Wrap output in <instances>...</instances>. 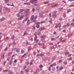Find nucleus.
<instances>
[{"instance_id":"f257e3e1","label":"nucleus","mask_w":74,"mask_h":74,"mask_svg":"<svg viewBox=\"0 0 74 74\" xmlns=\"http://www.w3.org/2000/svg\"><path fill=\"white\" fill-rule=\"evenodd\" d=\"M37 0H31L29 1L32 4H35L37 3Z\"/></svg>"},{"instance_id":"f03ea898","label":"nucleus","mask_w":74,"mask_h":74,"mask_svg":"<svg viewBox=\"0 0 74 74\" xmlns=\"http://www.w3.org/2000/svg\"><path fill=\"white\" fill-rule=\"evenodd\" d=\"M58 27L59 28H60V27H61V25H60V23H58L56 24L55 25V28H56V29H57V28H58Z\"/></svg>"},{"instance_id":"7ed1b4c3","label":"nucleus","mask_w":74,"mask_h":74,"mask_svg":"<svg viewBox=\"0 0 74 74\" xmlns=\"http://www.w3.org/2000/svg\"><path fill=\"white\" fill-rule=\"evenodd\" d=\"M43 14L44 13L43 12H40L39 14V18H42V17H43L44 15H43Z\"/></svg>"},{"instance_id":"20e7f679","label":"nucleus","mask_w":74,"mask_h":74,"mask_svg":"<svg viewBox=\"0 0 74 74\" xmlns=\"http://www.w3.org/2000/svg\"><path fill=\"white\" fill-rule=\"evenodd\" d=\"M46 29V28L45 27H42L41 28H40L38 29V31H39V32H41L42 30H45V29Z\"/></svg>"},{"instance_id":"39448f33","label":"nucleus","mask_w":74,"mask_h":74,"mask_svg":"<svg viewBox=\"0 0 74 74\" xmlns=\"http://www.w3.org/2000/svg\"><path fill=\"white\" fill-rule=\"evenodd\" d=\"M30 70V67H28L27 69L25 70V72L26 73H28V72H29V70Z\"/></svg>"},{"instance_id":"423d86ee","label":"nucleus","mask_w":74,"mask_h":74,"mask_svg":"<svg viewBox=\"0 0 74 74\" xmlns=\"http://www.w3.org/2000/svg\"><path fill=\"white\" fill-rule=\"evenodd\" d=\"M24 16V15H23L21 16V17L18 18L17 20L18 21H20L21 20H22L23 18V17Z\"/></svg>"},{"instance_id":"0eeeda50","label":"nucleus","mask_w":74,"mask_h":74,"mask_svg":"<svg viewBox=\"0 0 74 74\" xmlns=\"http://www.w3.org/2000/svg\"><path fill=\"white\" fill-rule=\"evenodd\" d=\"M34 15H32L30 18L31 21H32V20H33L34 19Z\"/></svg>"},{"instance_id":"6e6552de","label":"nucleus","mask_w":74,"mask_h":74,"mask_svg":"<svg viewBox=\"0 0 74 74\" xmlns=\"http://www.w3.org/2000/svg\"><path fill=\"white\" fill-rule=\"evenodd\" d=\"M19 49L17 48H16V52H17V53H19L20 51Z\"/></svg>"},{"instance_id":"1a4fd4ad","label":"nucleus","mask_w":74,"mask_h":74,"mask_svg":"<svg viewBox=\"0 0 74 74\" xmlns=\"http://www.w3.org/2000/svg\"><path fill=\"white\" fill-rule=\"evenodd\" d=\"M9 38L10 37H7L4 38V40H5V41H6V40H8Z\"/></svg>"},{"instance_id":"9d476101","label":"nucleus","mask_w":74,"mask_h":74,"mask_svg":"<svg viewBox=\"0 0 74 74\" xmlns=\"http://www.w3.org/2000/svg\"><path fill=\"white\" fill-rule=\"evenodd\" d=\"M48 59V57H45L43 58V60L45 61H46V60H47Z\"/></svg>"},{"instance_id":"9b49d317","label":"nucleus","mask_w":74,"mask_h":74,"mask_svg":"<svg viewBox=\"0 0 74 74\" xmlns=\"http://www.w3.org/2000/svg\"><path fill=\"white\" fill-rule=\"evenodd\" d=\"M8 71H9V70H8V69H6L5 70H3V73H6V72H8Z\"/></svg>"},{"instance_id":"f8f14e48","label":"nucleus","mask_w":74,"mask_h":74,"mask_svg":"<svg viewBox=\"0 0 74 74\" xmlns=\"http://www.w3.org/2000/svg\"><path fill=\"white\" fill-rule=\"evenodd\" d=\"M67 61H65L64 62H63V64H64V65L67 64Z\"/></svg>"},{"instance_id":"ddd939ff","label":"nucleus","mask_w":74,"mask_h":74,"mask_svg":"<svg viewBox=\"0 0 74 74\" xmlns=\"http://www.w3.org/2000/svg\"><path fill=\"white\" fill-rule=\"evenodd\" d=\"M40 7H37L36 8V11H39L40 10Z\"/></svg>"},{"instance_id":"4468645a","label":"nucleus","mask_w":74,"mask_h":74,"mask_svg":"<svg viewBox=\"0 0 74 74\" xmlns=\"http://www.w3.org/2000/svg\"><path fill=\"white\" fill-rule=\"evenodd\" d=\"M26 53H25L24 54L23 56H21L22 58H26Z\"/></svg>"},{"instance_id":"2eb2a0df","label":"nucleus","mask_w":74,"mask_h":74,"mask_svg":"<svg viewBox=\"0 0 74 74\" xmlns=\"http://www.w3.org/2000/svg\"><path fill=\"white\" fill-rule=\"evenodd\" d=\"M27 25H29V24H30V20H28L27 22Z\"/></svg>"},{"instance_id":"dca6fc26","label":"nucleus","mask_w":74,"mask_h":74,"mask_svg":"<svg viewBox=\"0 0 74 74\" xmlns=\"http://www.w3.org/2000/svg\"><path fill=\"white\" fill-rule=\"evenodd\" d=\"M5 18H3L1 19H0V21H4V20H5Z\"/></svg>"},{"instance_id":"f3484780","label":"nucleus","mask_w":74,"mask_h":74,"mask_svg":"<svg viewBox=\"0 0 74 74\" xmlns=\"http://www.w3.org/2000/svg\"><path fill=\"white\" fill-rule=\"evenodd\" d=\"M58 5V4H57L56 5H53V6H51V7L53 8V7H57Z\"/></svg>"},{"instance_id":"a211bd4d","label":"nucleus","mask_w":74,"mask_h":74,"mask_svg":"<svg viewBox=\"0 0 74 74\" xmlns=\"http://www.w3.org/2000/svg\"><path fill=\"white\" fill-rule=\"evenodd\" d=\"M58 5V4H57L56 5H53V6H51V7L53 8V7H57Z\"/></svg>"},{"instance_id":"6ab92c4d","label":"nucleus","mask_w":74,"mask_h":74,"mask_svg":"<svg viewBox=\"0 0 74 74\" xmlns=\"http://www.w3.org/2000/svg\"><path fill=\"white\" fill-rule=\"evenodd\" d=\"M18 14H19V15L21 16V15L23 14V13L20 12H18Z\"/></svg>"},{"instance_id":"aec40b11","label":"nucleus","mask_w":74,"mask_h":74,"mask_svg":"<svg viewBox=\"0 0 74 74\" xmlns=\"http://www.w3.org/2000/svg\"><path fill=\"white\" fill-rule=\"evenodd\" d=\"M73 34H71L69 35L68 37H71V36H73Z\"/></svg>"},{"instance_id":"412c9836","label":"nucleus","mask_w":74,"mask_h":74,"mask_svg":"<svg viewBox=\"0 0 74 74\" xmlns=\"http://www.w3.org/2000/svg\"><path fill=\"white\" fill-rule=\"evenodd\" d=\"M4 1L5 3H8V2H9V0H4Z\"/></svg>"},{"instance_id":"4be33fe9","label":"nucleus","mask_w":74,"mask_h":74,"mask_svg":"<svg viewBox=\"0 0 74 74\" xmlns=\"http://www.w3.org/2000/svg\"><path fill=\"white\" fill-rule=\"evenodd\" d=\"M12 63V61L11 60L9 62V65H11Z\"/></svg>"},{"instance_id":"5701e85b","label":"nucleus","mask_w":74,"mask_h":74,"mask_svg":"<svg viewBox=\"0 0 74 74\" xmlns=\"http://www.w3.org/2000/svg\"><path fill=\"white\" fill-rule=\"evenodd\" d=\"M12 53V52H10L8 54V56H11V55Z\"/></svg>"},{"instance_id":"b1692460","label":"nucleus","mask_w":74,"mask_h":74,"mask_svg":"<svg viewBox=\"0 0 74 74\" xmlns=\"http://www.w3.org/2000/svg\"><path fill=\"white\" fill-rule=\"evenodd\" d=\"M7 5H10V6H12L13 7H14V3H12V5H10V4H7Z\"/></svg>"},{"instance_id":"393cba45","label":"nucleus","mask_w":74,"mask_h":74,"mask_svg":"<svg viewBox=\"0 0 74 74\" xmlns=\"http://www.w3.org/2000/svg\"><path fill=\"white\" fill-rule=\"evenodd\" d=\"M63 17L64 18H66V15L65 13L63 14Z\"/></svg>"},{"instance_id":"a878e982","label":"nucleus","mask_w":74,"mask_h":74,"mask_svg":"<svg viewBox=\"0 0 74 74\" xmlns=\"http://www.w3.org/2000/svg\"><path fill=\"white\" fill-rule=\"evenodd\" d=\"M71 11V9H68L67 10V12H70Z\"/></svg>"},{"instance_id":"bb28decb","label":"nucleus","mask_w":74,"mask_h":74,"mask_svg":"<svg viewBox=\"0 0 74 74\" xmlns=\"http://www.w3.org/2000/svg\"><path fill=\"white\" fill-rule=\"evenodd\" d=\"M37 36H35V37L34 38V41H36V40H37Z\"/></svg>"},{"instance_id":"cd10ccee","label":"nucleus","mask_w":74,"mask_h":74,"mask_svg":"<svg viewBox=\"0 0 74 74\" xmlns=\"http://www.w3.org/2000/svg\"><path fill=\"white\" fill-rule=\"evenodd\" d=\"M61 62H62V60H60L58 62V63H60Z\"/></svg>"},{"instance_id":"c85d7f7f","label":"nucleus","mask_w":74,"mask_h":74,"mask_svg":"<svg viewBox=\"0 0 74 74\" xmlns=\"http://www.w3.org/2000/svg\"><path fill=\"white\" fill-rule=\"evenodd\" d=\"M70 25V23H67L66 24V26H67V27H69Z\"/></svg>"},{"instance_id":"c756f323","label":"nucleus","mask_w":74,"mask_h":74,"mask_svg":"<svg viewBox=\"0 0 74 74\" xmlns=\"http://www.w3.org/2000/svg\"><path fill=\"white\" fill-rule=\"evenodd\" d=\"M39 71H40V70H39V69H38L36 71V73H38V72H39Z\"/></svg>"},{"instance_id":"7c9ffc66","label":"nucleus","mask_w":74,"mask_h":74,"mask_svg":"<svg viewBox=\"0 0 74 74\" xmlns=\"http://www.w3.org/2000/svg\"><path fill=\"white\" fill-rule=\"evenodd\" d=\"M57 13V11H55L53 13H52V14L53 15H54V14H56Z\"/></svg>"},{"instance_id":"2f4dec72","label":"nucleus","mask_w":74,"mask_h":74,"mask_svg":"<svg viewBox=\"0 0 74 74\" xmlns=\"http://www.w3.org/2000/svg\"><path fill=\"white\" fill-rule=\"evenodd\" d=\"M26 11H27V12H28L30 11V9H27L26 10Z\"/></svg>"},{"instance_id":"473e14b6","label":"nucleus","mask_w":74,"mask_h":74,"mask_svg":"<svg viewBox=\"0 0 74 74\" xmlns=\"http://www.w3.org/2000/svg\"><path fill=\"white\" fill-rule=\"evenodd\" d=\"M48 3H49V1H47L44 2V4H48Z\"/></svg>"},{"instance_id":"72a5a7b5","label":"nucleus","mask_w":74,"mask_h":74,"mask_svg":"<svg viewBox=\"0 0 74 74\" xmlns=\"http://www.w3.org/2000/svg\"><path fill=\"white\" fill-rule=\"evenodd\" d=\"M19 13H18L16 15V16H17V17H20V16H20V15H19Z\"/></svg>"},{"instance_id":"f704fd0d","label":"nucleus","mask_w":74,"mask_h":74,"mask_svg":"<svg viewBox=\"0 0 74 74\" xmlns=\"http://www.w3.org/2000/svg\"><path fill=\"white\" fill-rule=\"evenodd\" d=\"M56 16H57L56 15H55V14L53 15V17L54 18H56Z\"/></svg>"},{"instance_id":"c9c22d12","label":"nucleus","mask_w":74,"mask_h":74,"mask_svg":"<svg viewBox=\"0 0 74 74\" xmlns=\"http://www.w3.org/2000/svg\"><path fill=\"white\" fill-rule=\"evenodd\" d=\"M14 38H15V36H13L11 37V39L13 40V39H14Z\"/></svg>"},{"instance_id":"e433bc0d","label":"nucleus","mask_w":74,"mask_h":74,"mask_svg":"<svg viewBox=\"0 0 74 74\" xmlns=\"http://www.w3.org/2000/svg\"><path fill=\"white\" fill-rule=\"evenodd\" d=\"M39 66L40 68H42L43 67V66H42V65H39Z\"/></svg>"},{"instance_id":"4c0bfd02","label":"nucleus","mask_w":74,"mask_h":74,"mask_svg":"<svg viewBox=\"0 0 74 74\" xmlns=\"http://www.w3.org/2000/svg\"><path fill=\"white\" fill-rule=\"evenodd\" d=\"M52 71H54L55 70V68L53 67L52 68Z\"/></svg>"},{"instance_id":"58836bf2","label":"nucleus","mask_w":74,"mask_h":74,"mask_svg":"<svg viewBox=\"0 0 74 74\" xmlns=\"http://www.w3.org/2000/svg\"><path fill=\"white\" fill-rule=\"evenodd\" d=\"M34 11H35V8H33L32 10V12H34Z\"/></svg>"},{"instance_id":"ea45409f","label":"nucleus","mask_w":74,"mask_h":74,"mask_svg":"<svg viewBox=\"0 0 74 74\" xmlns=\"http://www.w3.org/2000/svg\"><path fill=\"white\" fill-rule=\"evenodd\" d=\"M46 55L47 56H49L50 55V53L49 52H48L46 53Z\"/></svg>"},{"instance_id":"a19ab883","label":"nucleus","mask_w":74,"mask_h":74,"mask_svg":"<svg viewBox=\"0 0 74 74\" xmlns=\"http://www.w3.org/2000/svg\"><path fill=\"white\" fill-rule=\"evenodd\" d=\"M56 38H52L51 39V40H52V41H53V40H56Z\"/></svg>"},{"instance_id":"79ce46f5","label":"nucleus","mask_w":74,"mask_h":74,"mask_svg":"<svg viewBox=\"0 0 74 74\" xmlns=\"http://www.w3.org/2000/svg\"><path fill=\"white\" fill-rule=\"evenodd\" d=\"M1 58H2V59H4V55H2L1 56Z\"/></svg>"},{"instance_id":"37998d69","label":"nucleus","mask_w":74,"mask_h":74,"mask_svg":"<svg viewBox=\"0 0 74 74\" xmlns=\"http://www.w3.org/2000/svg\"><path fill=\"white\" fill-rule=\"evenodd\" d=\"M73 25V27H74V23H71V26Z\"/></svg>"},{"instance_id":"c03bdc74","label":"nucleus","mask_w":74,"mask_h":74,"mask_svg":"<svg viewBox=\"0 0 74 74\" xmlns=\"http://www.w3.org/2000/svg\"><path fill=\"white\" fill-rule=\"evenodd\" d=\"M16 48H13L12 49V51H16Z\"/></svg>"},{"instance_id":"a18cd8bd","label":"nucleus","mask_w":74,"mask_h":74,"mask_svg":"<svg viewBox=\"0 0 74 74\" xmlns=\"http://www.w3.org/2000/svg\"><path fill=\"white\" fill-rule=\"evenodd\" d=\"M37 34H38L37 32H35L34 33V35H35V36H37Z\"/></svg>"},{"instance_id":"49530a36","label":"nucleus","mask_w":74,"mask_h":74,"mask_svg":"<svg viewBox=\"0 0 74 74\" xmlns=\"http://www.w3.org/2000/svg\"><path fill=\"white\" fill-rule=\"evenodd\" d=\"M25 64L26 65H27V66L29 65V62H27L25 63Z\"/></svg>"},{"instance_id":"de8ad7c7","label":"nucleus","mask_w":74,"mask_h":74,"mask_svg":"<svg viewBox=\"0 0 74 74\" xmlns=\"http://www.w3.org/2000/svg\"><path fill=\"white\" fill-rule=\"evenodd\" d=\"M40 56H41V57H42V56H44V54H42V53H40Z\"/></svg>"},{"instance_id":"09e8293b","label":"nucleus","mask_w":74,"mask_h":74,"mask_svg":"<svg viewBox=\"0 0 74 74\" xmlns=\"http://www.w3.org/2000/svg\"><path fill=\"white\" fill-rule=\"evenodd\" d=\"M37 45H34V48H37Z\"/></svg>"},{"instance_id":"8fccbe9b","label":"nucleus","mask_w":74,"mask_h":74,"mask_svg":"<svg viewBox=\"0 0 74 74\" xmlns=\"http://www.w3.org/2000/svg\"><path fill=\"white\" fill-rule=\"evenodd\" d=\"M63 69V67L61 66L60 67V70H62V69Z\"/></svg>"},{"instance_id":"3c124183","label":"nucleus","mask_w":74,"mask_h":74,"mask_svg":"<svg viewBox=\"0 0 74 74\" xmlns=\"http://www.w3.org/2000/svg\"><path fill=\"white\" fill-rule=\"evenodd\" d=\"M56 59V57H53L52 58L53 60L51 61V62H52L53 60H54Z\"/></svg>"},{"instance_id":"603ef678","label":"nucleus","mask_w":74,"mask_h":74,"mask_svg":"<svg viewBox=\"0 0 74 74\" xmlns=\"http://www.w3.org/2000/svg\"><path fill=\"white\" fill-rule=\"evenodd\" d=\"M65 41H66V39H64V40H62V42H65Z\"/></svg>"},{"instance_id":"864d4df0","label":"nucleus","mask_w":74,"mask_h":74,"mask_svg":"<svg viewBox=\"0 0 74 74\" xmlns=\"http://www.w3.org/2000/svg\"><path fill=\"white\" fill-rule=\"evenodd\" d=\"M7 48L8 47H6V48L4 49V51H7V50L8 49H7Z\"/></svg>"},{"instance_id":"5fc2aeb1","label":"nucleus","mask_w":74,"mask_h":74,"mask_svg":"<svg viewBox=\"0 0 74 74\" xmlns=\"http://www.w3.org/2000/svg\"><path fill=\"white\" fill-rule=\"evenodd\" d=\"M27 66H24V68H23V70H25V69L26 68Z\"/></svg>"},{"instance_id":"6e6d98bb","label":"nucleus","mask_w":74,"mask_h":74,"mask_svg":"<svg viewBox=\"0 0 74 74\" xmlns=\"http://www.w3.org/2000/svg\"><path fill=\"white\" fill-rule=\"evenodd\" d=\"M48 70L49 71H51V67H49L48 68Z\"/></svg>"},{"instance_id":"4d7b16f0","label":"nucleus","mask_w":74,"mask_h":74,"mask_svg":"<svg viewBox=\"0 0 74 74\" xmlns=\"http://www.w3.org/2000/svg\"><path fill=\"white\" fill-rule=\"evenodd\" d=\"M72 60V57H70L69 59L67 60Z\"/></svg>"},{"instance_id":"13d9d810","label":"nucleus","mask_w":74,"mask_h":74,"mask_svg":"<svg viewBox=\"0 0 74 74\" xmlns=\"http://www.w3.org/2000/svg\"><path fill=\"white\" fill-rule=\"evenodd\" d=\"M27 34V32H25L23 34V36H25V35H26Z\"/></svg>"},{"instance_id":"bf43d9fd","label":"nucleus","mask_w":74,"mask_h":74,"mask_svg":"<svg viewBox=\"0 0 74 74\" xmlns=\"http://www.w3.org/2000/svg\"><path fill=\"white\" fill-rule=\"evenodd\" d=\"M49 17H50V18H51V13H49Z\"/></svg>"},{"instance_id":"052dcab7","label":"nucleus","mask_w":74,"mask_h":74,"mask_svg":"<svg viewBox=\"0 0 74 74\" xmlns=\"http://www.w3.org/2000/svg\"><path fill=\"white\" fill-rule=\"evenodd\" d=\"M45 21H41L40 22V23H45Z\"/></svg>"},{"instance_id":"680f3d73","label":"nucleus","mask_w":74,"mask_h":74,"mask_svg":"<svg viewBox=\"0 0 74 74\" xmlns=\"http://www.w3.org/2000/svg\"><path fill=\"white\" fill-rule=\"evenodd\" d=\"M21 52L22 53H23L25 52V51L23 50H22L21 51Z\"/></svg>"},{"instance_id":"e2e57ef3","label":"nucleus","mask_w":74,"mask_h":74,"mask_svg":"<svg viewBox=\"0 0 74 74\" xmlns=\"http://www.w3.org/2000/svg\"><path fill=\"white\" fill-rule=\"evenodd\" d=\"M4 10H8V8L7 7H5L4 8Z\"/></svg>"},{"instance_id":"0e129e2a","label":"nucleus","mask_w":74,"mask_h":74,"mask_svg":"<svg viewBox=\"0 0 74 74\" xmlns=\"http://www.w3.org/2000/svg\"><path fill=\"white\" fill-rule=\"evenodd\" d=\"M36 27L37 28H39V27H40V25H37L36 26Z\"/></svg>"},{"instance_id":"69168bd1","label":"nucleus","mask_w":74,"mask_h":74,"mask_svg":"<svg viewBox=\"0 0 74 74\" xmlns=\"http://www.w3.org/2000/svg\"><path fill=\"white\" fill-rule=\"evenodd\" d=\"M54 48H56V47H57V45H54V46H53Z\"/></svg>"},{"instance_id":"338daca9","label":"nucleus","mask_w":74,"mask_h":74,"mask_svg":"<svg viewBox=\"0 0 74 74\" xmlns=\"http://www.w3.org/2000/svg\"><path fill=\"white\" fill-rule=\"evenodd\" d=\"M42 74H45V71H43L42 72Z\"/></svg>"},{"instance_id":"774afa93","label":"nucleus","mask_w":74,"mask_h":74,"mask_svg":"<svg viewBox=\"0 0 74 74\" xmlns=\"http://www.w3.org/2000/svg\"><path fill=\"white\" fill-rule=\"evenodd\" d=\"M8 73L9 74H13V73H12V72H9Z\"/></svg>"}]
</instances>
